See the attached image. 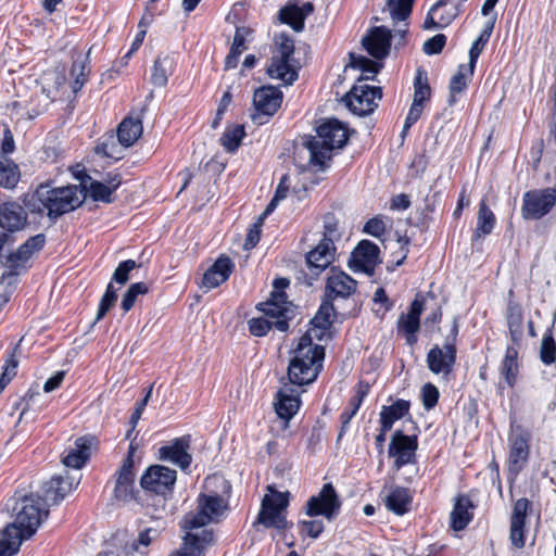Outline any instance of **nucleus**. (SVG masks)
<instances>
[{
    "mask_svg": "<svg viewBox=\"0 0 556 556\" xmlns=\"http://www.w3.org/2000/svg\"><path fill=\"white\" fill-rule=\"evenodd\" d=\"M331 301L332 300L326 298V300L320 304L318 312L312 319V325L315 328L326 330L332 325L336 314Z\"/></svg>",
    "mask_w": 556,
    "mask_h": 556,
    "instance_id": "46",
    "label": "nucleus"
},
{
    "mask_svg": "<svg viewBox=\"0 0 556 556\" xmlns=\"http://www.w3.org/2000/svg\"><path fill=\"white\" fill-rule=\"evenodd\" d=\"M350 65L354 68H358L363 73V79H374L376 74L379 72L380 65L364 55H357L354 53L350 54Z\"/></svg>",
    "mask_w": 556,
    "mask_h": 556,
    "instance_id": "49",
    "label": "nucleus"
},
{
    "mask_svg": "<svg viewBox=\"0 0 556 556\" xmlns=\"http://www.w3.org/2000/svg\"><path fill=\"white\" fill-rule=\"evenodd\" d=\"M317 135L303 139L296 147L294 160L303 170L324 169L326 162L332 156V151L343 148L349 140L348 127L338 119H328L316 129Z\"/></svg>",
    "mask_w": 556,
    "mask_h": 556,
    "instance_id": "2",
    "label": "nucleus"
},
{
    "mask_svg": "<svg viewBox=\"0 0 556 556\" xmlns=\"http://www.w3.org/2000/svg\"><path fill=\"white\" fill-rule=\"evenodd\" d=\"M74 488V483L68 477L55 476L42 486L43 495L41 500L47 504H58Z\"/></svg>",
    "mask_w": 556,
    "mask_h": 556,
    "instance_id": "31",
    "label": "nucleus"
},
{
    "mask_svg": "<svg viewBox=\"0 0 556 556\" xmlns=\"http://www.w3.org/2000/svg\"><path fill=\"white\" fill-rule=\"evenodd\" d=\"M176 480V470L162 465H152L142 475L140 484L147 491L165 494L173 490Z\"/></svg>",
    "mask_w": 556,
    "mask_h": 556,
    "instance_id": "14",
    "label": "nucleus"
},
{
    "mask_svg": "<svg viewBox=\"0 0 556 556\" xmlns=\"http://www.w3.org/2000/svg\"><path fill=\"white\" fill-rule=\"evenodd\" d=\"M84 201L85 192L80 186L51 187L42 184L25 198L24 204L31 213L47 212L50 219H55L79 207Z\"/></svg>",
    "mask_w": 556,
    "mask_h": 556,
    "instance_id": "3",
    "label": "nucleus"
},
{
    "mask_svg": "<svg viewBox=\"0 0 556 556\" xmlns=\"http://www.w3.org/2000/svg\"><path fill=\"white\" fill-rule=\"evenodd\" d=\"M98 441L92 435L80 437L75 440L74 446L63 457L62 463L66 467L80 469L89 459L92 450L97 447Z\"/></svg>",
    "mask_w": 556,
    "mask_h": 556,
    "instance_id": "20",
    "label": "nucleus"
},
{
    "mask_svg": "<svg viewBox=\"0 0 556 556\" xmlns=\"http://www.w3.org/2000/svg\"><path fill=\"white\" fill-rule=\"evenodd\" d=\"M299 528L302 534L316 539L324 531L325 526L321 520H300Z\"/></svg>",
    "mask_w": 556,
    "mask_h": 556,
    "instance_id": "61",
    "label": "nucleus"
},
{
    "mask_svg": "<svg viewBox=\"0 0 556 556\" xmlns=\"http://www.w3.org/2000/svg\"><path fill=\"white\" fill-rule=\"evenodd\" d=\"M409 410V402L397 400L390 406H383L380 412V424L383 425V431H390L393 424L403 418Z\"/></svg>",
    "mask_w": 556,
    "mask_h": 556,
    "instance_id": "36",
    "label": "nucleus"
},
{
    "mask_svg": "<svg viewBox=\"0 0 556 556\" xmlns=\"http://www.w3.org/2000/svg\"><path fill=\"white\" fill-rule=\"evenodd\" d=\"M522 312L516 304H509L507 309V325L514 342H518L522 336Z\"/></svg>",
    "mask_w": 556,
    "mask_h": 556,
    "instance_id": "48",
    "label": "nucleus"
},
{
    "mask_svg": "<svg viewBox=\"0 0 556 556\" xmlns=\"http://www.w3.org/2000/svg\"><path fill=\"white\" fill-rule=\"evenodd\" d=\"M245 135L244 127L242 125H233L227 127L220 137V143L227 152H235Z\"/></svg>",
    "mask_w": 556,
    "mask_h": 556,
    "instance_id": "45",
    "label": "nucleus"
},
{
    "mask_svg": "<svg viewBox=\"0 0 556 556\" xmlns=\"http://www.w3.org/2000/svg\"><path fill=\"white\" fill-rule=\"evenodd\" d=\"M45 243L46 236L43 233H38L34 237H30L14 253H11L7 257L5 265L9 271L2 275V283L7 282L9 286L15 283L16 276L18 275L20 270L25 268L27 261L33 256L35 252L40 251Z\"/></svg>",
    "mask_w": 556,
    "mask_h": 556,
    "instance_id": "9",
    "label": "nucleus"
},
{
    "mask_svg": "<svg viewBox=\"0 0 556 556\" xmlns=\"http://www.w3.org/2000/svg\"><path fill=\"white\" fill-rule=\"evenodd\" d=\"M334 243L329 238L320 242L306 254V264L314 275L326 269L334 260Z\"/></svg>",
    "mask_w": 556,
    "mask_h": 556,
    "instance_id": "21",
    "label": "nucleus"
},
{
    "mask_svg": "<svg viewBox=\"0 0 556 556\" xmlns=\"http://www.w3.org/2000/svg\"><path fill=\"white\" fill-rule=\"evenodd\" d=\"M495 225V216L485 201L482 200L479 204L477 227L475 230L473 238L480 239L481 237L488 236L492 232Z\"/></svg>",
    "mask_w": 556,
    "mask_h": 556,
    "instance_id": "38",
    "label": "nucleus"
},
{
    "mask_svg": "<svg viewBox=\"0 0 556 556\" xmlns=\"http://www.w3.org/2000/svg\"><path fill=\"white\" fill-rule=\"evenodd\" d=\"M313 11L314 5L311 2L302 5L290 3L280 10L279 16L282 23L290 25L295 31H301L304 28V20Z\"/></svg>",
    "mask_w": 556,
    "mask_h": 556,
    "instance_id": "32",
    "label": "nucleus"
},
{
    "mask_svg": "<svg viewBox=\"0 0 556 556\" xmlns=\"http://www.w3.org/2000/svg\"><path fill=\"white\" fill-rule=\"evenodd\" d=\"M439 390L432 383H426L421 389L422 404L426 409H432L439 400Z\"/></svg>",
    "mask_w": 556,
    "mask_h": 556,
    "instance_id": "62",
    "label": "nucleus"
},
{
    "mask_svg": "<svg viewBox=\"0 0 556 556\" xmlns=\"http://www.w3.org/2000/svg\"><path fill=\"white\" fill-rule=\"evenodd\" d=\"M382 97L380 87L356 85L343 98L346 106L356 115L365 116L375 111L377 101Z\"/></svg>",
    "mask_w": 556,
    "mask_h": 556,
    "instance_id": "12",
    "label": "nucleus"
},
{
    "mask_svg": "<svg viewBox=\"0 0 556 556\" xmlns=\"http://www.w3.org/2000/svg\"><path fill=\"white\" fill-rule=\"evenodd\" d=\"M142 135V123L139 118L126 117L117 128V139L122 147H131Z\"/></svg>",
    "mask_w": 556,
    "mask_h": 556,
    "instance_id": "35",
    "label": "nucleus"
},
{
    "mask_svg": "<svg viewBox=\"0 0 556 556\" xmlns=\"http://www.w3.org/2000/svg\"><path fill=\"white\" fill-rule=\"evenodd\" d=\"M556 205V189L544 188L523 194L521 214L526 219H540Z\"/></svg>",
    "mask_w": 556,
    "mask_h": 556,
    "instance_id": "10",
    "label": "nucleus"
},
{
    "mask_svg": "<svg viewBox=\"0 0 556 556\" xmlns=\"http://www.w3.org/2000/svg\"><path fill=\"white\" fill-rule=\"evenodd\" d=\"M177 60L173 54H159L151 68L150 81L154 87L162 88L174 74Z\"/></svg>",
    "mask_w": 556,
    "mask_h": 556,
    "instance_id": "30",
    "label": "nucleus"
},
{
    "mask_svg": "<svg viewBox=\"0 0 556 556\" xmlns=\"http://www.w3.org/2000/svg\"><path fill=\"white\" fill-rule=\"evenodd\" d=\"M160 536V531L154 528H148L141 531L138 538L130 544L132 552L146 555L149 545Z\"/></svg>",
    "mask_w": 556,
    "mask_h": 556,
    "instance_id": "50",
    "label": "nucleus"
},
{
    "mask_svg": "<svg viewBox=\"0 0 556 556\" xmlns=\"http://www.w3.org/2000/svg\"><path fill=\"white\" fill-rule=\"evenodd\" d=\"M357 282L348 274L331 269L327 278L325 288L326 298L334 300L337 298L346 299L356 291Z\"/></svg>",
    "mask_w": 556,
    "mask_h": 556,
    "instance_id": "22",
    "label": "nucleus"
},
{
    "mask_svg": "<svg viewBox=\"0 0 556 556\" xmlns=\"http://www.w3.org/2000/svg\"><path fill=\"white\" fill-rule=\"evenodd\" d=\"M88 56L79 55L74 60L71 67V77L73 78L72 90L78 92L87 83L90 68L87 66Z\"/></svg>",
    "mask_w": 556,
    "mask_h": 556,
    "instance_id": "41",
    "label": "nucleus"
},
{
    "mask_svg": "<svg viewBox=\"0 0 556 556\" xmlns=\"http://www.w3.org/2000/svg\"><path fill=\"white\" fill-rule=\"evenodd\" d=\"M17 361L11 356L7 359L3 371L0 376V393L7 387V384L12 380V378L16 375Z\"/></svg>",
    "mask_w": 556,
    "mask_h": 556,
    "instance_id": "63",
    "label": "nucleus"
},
{
    "mask_svg": "<svg viewBox=\"0 0 556 556\" xmlns=\"http://www.w3.org/2000/svg\"><path fill=\"white\" fill-rule=\"evenodd\" d=\"M472 509L473 504L468 496L457 497L451 514V526L455 531H460L467 527L472 519Z\"/></svg>",
    "mask_w": 556,
    "mask_h": 556,
    "instance_id": "34",
    "label": "nucleus"
},
{
    "mask_svg": "<svg viewBox=\"0 0 556 556\" xmlns=\"http://www.w3.org/2000/svg\"><path fill=\"white\" fill-rule=\"evenodd\" d=\"M41 502L43 501L40 496L37 498L33 495L23 496L13 508L15 511L14 521L9 523L1 532L9 538H18L21 543L29 539L49 515L47 504Z\"/></svg>",
    "mask_w": 556,
    "mask_h": 556,
    "instance_id": "4",
    "label": "nucleus"
},
{
    "mask_svg": "<svg viewBox=\"0 0 556 556\" xmlns=\"http://www.w3.org/2000/svg\"><path fill=\"white\" fill-rule=\"evenodd\" d=\"M116 300L117 292L114 289L113 283L110 282L109 286L106 287L105 293L103 294L100 301L96 320L102 319L105 316V314L115 305Z\"/></svg>",
    "mask_w": 556,
    "mask_h": 556,
    "instance_id": "56",
    "label": "nucleus"
},
{
    "mask_svg": "<svg viewBox=\"0 0 556 556\" xmlns=\"http://www.w3.org/2000/svg\"><path fill=\"white\" fill-rule=\"evenodd\" d=\"M291 59L271 58L268 67V75L273 78L280 79L286 84H292L298 78L296 71L290 64Z\"/></svg>",
    "mask_w": 556,
    "mask_h": 556,
    "instance_id": "37",
    "label": "nucleus"
},
{
    "mask_svg": "<svg viewBox=\"0 0 556 556\" xmlns=\"http://www.w3.org/2000/svg\"><path fill=\"white\" fill-rule=\"evenodd\" d=\"M340 508V498L331 483L324 484L320 492L309 497L304 506L308 517L324 516L328 520H332Z\"/></svg>",
    "mask_w": 556,
    "mask_h": 556,
    "instance_id": "11",
    "label": "nucleus"
},
{
    "mask_svg": "<svg viewBox=\"0 0 556 556\" xmlns=\"http://www.w3.org/2000/svg\"><path fill=\"white\" fill-rule=\"evenodd\" d=\"M94 152L106 159L117 161L122 159L123 149L114 136L103 138L94 148Z\"/></svg>",
    "mask_w": 556,
    "mask_h": 556,
    "instance_id": "47",
    "label": "nucleus"
},
{
    "mask_svg": "<svg viewBox=\"0 0 556 556\" xmlns=\"http://www.w3.org/2000/svg\"><path fill=\"white\" fill-rule=\"evenodd\" d=\"M391 37V31L388 28L383 26L375 27L363 39V46L371 56L383 59L389 54Z\"/></svg>",
    "mask_w": 556,
    "mask_h": 556,
    "instance_id": "28",
    "label": "nucleus"
},
{
    "mask_svg": "<svg viewBox=\"0 0 556 556\" xmlns=\"http://www.w3.org/2000/svg\"><path fill=\"white\" fill-rule=\"evenodd\" d=\"M530 502L522 497L516 501L510 517V541L516 548H522L525 541V526Z\"/></svg>",
    "mask_w": 556,
    "mask_h": 556,
    "instance_id": "25",
    "label": "nucleus"
},
{
    "mask_svg": "<svg viewBox=\"0 0 556 556\" xmlns=\"http://www.w3.org/2000/svg\"><path fill=\"white\" fill-rule=\"evenodd\" d=\"M287 278H277L274 280V291L270 298L258 304V309L270 318H277L276 329L285 332L289 329V320L293 317L294 309L291 302L287 301L283 290L289 286Z\"/></svg>",
    "mask_w": 556,
    "mask_h": 556,
    "instance_id": "8",
    "label": "nucleus"
},
{
    "mask_svg": "<svg viewBox=\"0 0 556 556\" xmlns=\"http://www.w3.org/2000/svg\"><path fill=\"white\" fill-rule=\"evenodd\" d=\"M134 451L130 446L128 455L117 472L116 484L114 489L115 498L127 502L132 498L135 472H134Z\"/></svg>",
    "mask_w": 556,
    "mask_h": 556,
    "instance_id": "19",
    "label": "nucleus"
},
{
    "mask_svg": "<svg viewBox=\"0 0 556 556\" xmlns=\"http://www.w3.org/2000/svg\"><path fill=\"white\" fill-rule=\"evenodd\" d=\"M414 89L413 102L424 105V102L430 99L431 89L427 76L420 71L415 77Z\"/></svg>",
    "mask_w": 556,
    "mask_h": 556,
    "instance_id": "53",
    "label": "nucleus"
},
{
    "mask_svg": "<svg viewBox=\"0 0 556 556\" xmlns=\"http://www.w3.org/2000/svg\"><path fill=\"white\" fill-rule=\"evenodd\" d=\"M85 176L90 180L89 185H87L86 179L81 178L80 188L84 190L85 195L89 193L94 201H102L105 203L113 202L112 193L121 185L119 175L109 176L105 179V182L92 180L88 175Z\"/></svg>",
    "mask_w": 556,
    "mask_h": 556,
    "instance_id": "24",
    "label": "nucleus"
},
{
    "mask_svg": "<svg viewBox=\"0 0 556 556\" xmlns=\"http://www.w3.org/2000/svg\"><path fill=\"white\" fill-rule=\"evenodd\" d=\"M276 52L273 56L282 58V59H291L294 53V42L293 40L285 35L280 34L275 38Z\"/></svg>",
    "mask_w": 556,
    "mask_h": 556,
    "instance_id": "55",
    "label": "nucleus"
},
{
    "mask_svg": "<svg viewBox=\"0 0 556 556\" xmlns=\"http://www.w3.org/2000/svg\"><path fill=\"white\" fill-rule=\"evenodd\" d=\"M233 269V263L228 256L218 257L215 263L204 273L202 285L213 289L224 283Z\"/></svg>",
    "mask_w": 556,
    "mask_h": 556,
    "instance_id": "29",
    "label": "nucleus"
},
{
    "mask_svg": "<svg viewBox=\"0 0 556 556\" xmlns=\"http://www.w3.org/2000/svg\"><path fill=\"white\" fill-rule=\"evenodd\" d=\"M424 311V300L417 295L412 302L407 314H402L399 319V330L406 333V341L409 345L416 342V332L419 330V318Z\"/></svg>",
    "mask_w": 556,
    "mask_h": 556,
    "instance_id": "27",
    "label": "nucleus"
},
{
    "mask_svg": "<svg viewBox=\"0 0 556 556\" xmlns=\"http://www.w3.org/2000/svg\"><path fill=\"white\" fill-rule=\"evenodd\" d=\"M20 180V170L15 163L9 159L0 160V186L12 189Z\"/></svg>",
    "mask_w": 556,
    "mask_h": 556,
    "instance_id": "44",
    "label": "nucleus"
},
{
    "mask_svg": "<svg viewBox=\"0 0 556 556\" xmlns=\"http://www.w3.org/2000/svg\"><path fill=\"white\" fill-rule=\"evenodd\" d=\"M510 453H509V468L511 471L519 472L522 466L527 463L529 456V445L527 438L520 433L515 432L510 439Z\"/></svg>",
    "mask_w": 556,
    "mask_h": 556,
    "instance_id": "33",
    "label": "nucleus"
},
{
    "mask_svg": "<svg viewBox=\"0 0 556 556\" xmlns=\"http://www.w3.org/2000/svg\"><path fill=\"white\" fill-rule=\"evenodd\" d=\"M369 391V384L359 382L356 387L355 395L351 399L349 407L341 414L340 419L343 428L350 424L351 419L355 416L358 408L361 407L365 396Z\"/></svg>",
    "mask_w": 556,
    "mask_h": 556,
    "instance_id": "42",
    "label": "nucleus"
},
{
    "mask_svg": "<svg viewBox=\"0 0 556 556\" xmlns=\"http://www.w3.org/2000/svg\"><path fill=\"white\" fill-rule=\"evenodd\" d=\"M540 357L546 365L553 364L556 359V343L551 331H547L543 336L540 348Z\"/></svg>",
    "mask_w": 556,
    "mask_h": 556,
    "instance_id": "54",
    "label": "nucleus"
},
{
    "mask_svg": "<svg viewBox=\"0 0 556 556\" xmlns=\"http://www.w3.org/2000/svg\"><path fill=\"white\" fill-rule=\"evenodd\" d=\"M446 36L438 34L424 43V52L428 55L440 53L444 48Z\"/></svg>",
    "mask_w": 556,
    "mask_h": 556,
    "instance_id": "64",
    "label": "nucleus"
},
{
    "mask_svg": "<svg viewBox=\"0 0 556 556\" xmlns=\"http://www.w3.org/2000/svg\"><path fill=\"white\" fill-rule=\"evenodd\" d=\"M148 291L149 288L144 282H136L130 285L122 299L121 306L123 311L125 313L129 312L134 307L138 296L144 295L148 293Z\"/></svg>",
    "mask_w": 556,
    "mask_h": 556,
    "instance_id": "52",
    "label": "nucleus"
},
{
    "mask_svg": "<svg viewBox=\"0 0 556 556\" xmlns=\"http://www.w3.org/2000/svg\"><path fill=\"white\" fill-rule=\"evenodd\" d=\"M265 317L252 318L249 320V330L253 336H265L271 327H275L277 318H270L264 314Z\"/></svg>",
    "mask_w": 556,
    "mask_h": 556,
    "instance_id": "57",
    "label": "nucleus"
},
{
    "mask_svg": "<svg viewBox=\"0 0 556 556\" xmlns=\"http://www.w3.org/2000/svg\"><path fill=\"white\" fill-rule=\"evenodd\" d=\"M189 437L177 438L169 444L159 448V459L163 462H170L185 470L192 462V456L189 453Z\"/></svg>",
    "mask_w": 556,
    "mask_h": 556,
    "instance_id": "18",
    "label": "nucleus"
},
{
    "mask_svg": "<svg viewBox=\"0 0 556 556\" xmlns=\"http://www.w3.org/2000/svg\"><path fill=\"white\" fill-rule=\"evenodd\" d=\"M518 352L514 346H508L501 366V372L507 384L513 388L518 375Z\"/></svg>",
    "mask_w": 556,
    "mask_h": 556,
    "instance_id": "40",
    "label": "nucleus"
},
{
    "mask_svg": "<svg viewBox=\"0 0 556 556\" xmlns=\"http://www.w3.org/2000/svg\"><path fill=\"white\" fill-rule=\"evenodd\" d=\"M414 0H388V11L393 21H406L412 12Z\"/></svg>",
    "mask_w": 556,
    "mask_h": 556,
    "instance_id": "51",
    "label": "nucleus"
},
{
    "mask_svg": "<svg viewBox=\"0 0 556 556\" xmlns=\"http://www.w3.org/2000/svg\"><path fill=\"white\" fill-rule=\"evenodd\" d=\"M214 533L212 530H203L201 533L188 532L182 540L181 546L169 554V556H202L204 549L213 544Z\"/></svg>",
    "mask_w": 556,
    "mask_h": 556,
    "instance_id": "23",
    "label": "nucleus"
},
{
    "mask_svg": "<svg viewBox=\"0 0 556 556\" xmlns=\"http://www.w3.org/2000/svg\"><path fill=\"white\" fill-rule=\"evenodd\" d=\"M410 502L407 490L404 488L393 489L387 497V507L394 511L396 515H403L407 511V506Z\"/></svg>",
    "mask_w": 556,
    "mask_h": 556,
    "instance_id": "43",
    "label": "nucleus"
},
{
    "mask_svg": "<svg viewBox=\"0 0 556 556\" xmlns=\"http://www.w3.org/2000/svg\"><path fill=\"white\" fill-rule=\"evenodd\" d=\"M457 336L458 323L454 319L445 343L443 345L434 344L427 353V366L432 374L448 377L453 372L457 359Z\"/></svg>",
    "mask_w": 556,
    "mask_h": 556,
    "instance_id": "7",
    "label": "nucleus"
},
{
    "mask_svg": "<svg viewBox=\"0 0 556 556\" xmlns=\"http://www.w3.org/2000/svg\"><path fill=\"white\" fill-rule=\"evenodd\" d=\"M21 547V541L16 536L9 538L3 532L0 533V556H13Z\"/></svg>",
    "mask_w": 556,
    "mask_h": 556,
    "instance_id": "60",
    "label": "nucleus"
},
{
    "mask_svg": "<svg viewBox=\"0 0 556 556\" xmlns=\"http://www.w3.org/2000/svg\"><path fill=\"white\" fill-rule=\"evenodd\" d=\"M227 507V503L222 496L215 493H200L197 498L195 510L184 517L181 527L191 531L212 522H218Z\"/></svg>",
    "mask_w": 556,
    "mask_h": 556,
    "instance_id": "6",
    "label": "nucleus"
},
{
    "mask_svg": "<svg viewBox=\"0 0 556 556\" xmlns=\"http://www.w3.org/2000/svg\"><path fill=\"white\" fill-rule=\"evenodd\" d=\"M460 11L462 2L459 0H439L429 10L424 28H444L459 15Z\"/></svg>",
    "mask_w": 556,
    "mask_h": 556,
    "instance_id": "15",
    "label": "nucleus"
},
{
    "mask_svg": "<svg viewBox=\"0 0 556 556\" xmlns=\"http://www.w3.org/2000/svg\"><path fill=\"white\" fill-rule=\"evenodd\" d=\"M311 332L303 334L292 351L288 367L289 383L279 389L275 402V410L288 427L290 419L298 413L301 405L299 387L312 383L318 376L325 357V350L312 342Z\"/></svg>",
    "mask_w": 556,
    "mask_h": 556,
    "instance_id": "1",
    "label": "nucleus"
},
{
    "mask_svg": "<svg viewBox=\"0 0 556 556\" xmlns=\"http://www.w3.org/2000/svg\"><path fill=\"white\" fill-rule=\"evenodd\" d=\"M289 497V492H279L274 485H268L254 526L262 525L265 528H274L278 531L291 527L292 523L288 522L286 517Z\"/></svg>",
    "mask_w": 556,
    "mask_h": 556,
    "instance_id": "5",
    "label": "nucleus"
},
{
    "mask_svg": "<svg viewBox=\"0 0 556 556\" xmlns=\"http://www.w3.org/2000/svg\"><path fill=\"white\" fill-rule=\"evenodd\" d=\"M492 27L489 29H484L480 36L475 40L472 43L470 51H469V65L471 68H475L478 58L480 56L484 46L489 41V38L491 36Z\"/></svg>",
    "mask_w": 556,
    "mask_h": 556,
    "instance_id": "58",
    "label": "nucleus"
},
{
    "mask_svg": "<svg viewBox=\"0 0 556 556\" xmlns=\"http://www.w3.org/2000/svg\"><path fill=\"white\" fill-rule=\"evenodd\" d=\"M379 262V248L369 240H362L352 252L349 265L354 270L372 275Z\"/></svg>",
    "mask_w": 556,
    "mask_h": 556,
    "instance_id": "16",
    "label": "nucleus"
},
{
    "mask_svg": "<svg viewBox=\"0 0 556 556\" xmlns=\"http://www.w3.org/2000/svg\"><path fill=\"white\" fill-rule=\"evenodd\" d=\"M473 71L475 68H471L469 65L458 66L457 73L452 77L450 81V104L455 103V96L463 92L467 88L468 83L473 76Z\"/></svg>",
    "mask_w": 556,
    "mask_h": 556,
    "instance_id": "39",
    "label": "nucleus"
},
{
    "mask_svg": "<svg viewBox=\"0 0 556 556\" xmlns=\"http://www.w3.org/2000/svg\"><path fill=\"white\" fill-rule=\"evenodd\" d=\"M27 225V213L16 202H7L0 205V227L10 232L18 231Z\"/></svg>",
    "mask_w": 556,
    "mask_h": 556,
    "instance_id": "26",
    "label": "nucleus"
},
{
    "mask_svg": "<svg viewBox=\"0 0 556 556\" xmlns=\"http://www.w3.org/2000/svg\"><path fill=\"white\" fill-rule=\"evenodd\" d=\"M137 266L138 265L134 260H127L119 263L113 273L112 281L124 286L129 280V273Z\"/></svg>",
    "mask_w": 556,
    "mask_h": 556,
    "instance_id": "59",
    "label": "nucleus"
},
{
    "mask_svg": "<svg viewBox=\"0 0 556 556\" xmlns=\"http://www.w3.org/2000/svg\"><path fill=\"white\" fill-rule=\"evenodd\" d=\"M281 102L282 92L279 89L271 86L261 87L253 96L255 112L252 114V119L260 125L266 123L268 117L280 108Z\"/></svg>",
    "mask_w": 556,
    "mask_h": 556,
    "instance_id": "13",
    "label": "nucleus"
},
{
    "mask_svg": "<svg viewBox=\"0 0 556 556\" xmlns=\"http://www.w3.org/2000/svg\"><path fill=\"white\" fill-rule=\"evenodd\" d=\"M417 450V440L396 431L389 446V456L394 458V467L402 468L415 460V452Z\"/></svg>",
    "mask_w": 556,
    "mask_h": 556,
    "instance_id": "17",
    "label": "nucleus"
}]
</instances>
